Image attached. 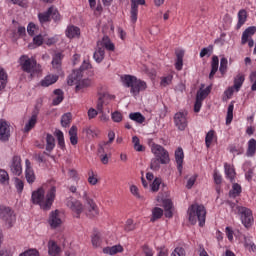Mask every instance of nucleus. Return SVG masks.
Returning a JSON list of instances; mask_svg holds the SVG:
<instances>
[{"mask_svg":"<svg viewBox=\"0 0 256 256\" xmlns=\"http://www.w3.org/2000/svg\"><path fill=\"white\" fill-rule=\"evenodd\" d=\"M55 197H57V188L55 186H51L46 195L45 188L40 187L32 192L31 201L33 205H39L43 211H49L53 207Z\"/></svg>","mask_w":256,"mask_h":256,"instance_id":"obj_1","label":"nucleus"},{"mask_svg":"<svg viewBox=\"0 0 256 256\" xmlns=\"http://www.w3.org/2000/svg\"><path fill=\"white\" fill-rule=\"evenodd\" d=\"M123 87L130 89L132 97H137L141 91L147 89V82L136 76L125 74L120 77Z\"/></svg>","mask_w":256,"mask_h":256,"instance_id":"obj_2","label":"nucleus"},{"mask_svg":"<svg viewBox=\"0 0 256 256\" xmlns=\"http://www.w3.org/2000/svg\"><path fill=\"white\" fill-rule=\"evenodd\" d=\"M188 221L191 225H196L197 221L199 227H205V219L207 218V210L205 206L199 204H192L188 208Z\"/></svg>","mask_w":256,"mask_h":256,"instance_id":"obj_3","label":"nucleus"},{"mask_svg":"<svg viewBox=\"0 0 256 256\" xmlns=\"http://www.w3.org/2000/svg\"><path fill=\"white\" fill-rule=\"evenodd\" d=\"M19 65L22 69V71H24V73H37L38 69V65H37V60H35V58H30L27 55H22L19 58Z\"/></svg>","mask_w":256,"mask_h":256,"instance_id":"obj_4","label":"nucleus"},{"mask_svg":"<svg viewBox=\"0 0 256 256\" xmlns=\"http://www.w3.org/2000/svg\"><path fill=\"white\" fill-rule=\"evenodd\" d=\"M0 219L5 223L7 229H11L15 225V221H17L15 212L6 206H0Z\"/></svg>","mask_w":256,"mask_h":256,"instance_id":"obj_5","label":"nucleus"},{"mask_svg":"<svg viewBox=\"0 0 256 256\" xmlns=\"http://www.w3.org/2000/svg\"><path fill=\"white\" fill-rule=\"evenodd\" d=\"M65 203H66V207H68V209L72 211L76 219H79V217H81V213L85 211V206L83 205V203L74 197L66 198Z\"/></svg>","mask_w":256,"mask_h":256,"instance_id":"obj_6","label":"nucleus"},{"mask_svg":"<svg viewBox=\"0 0 256 256\" xmlns=\"http://www.w3.org/2000/svg\"><path fill=\"white\" fill-rule=\"evenodd\" d=\"M88 69H91V63L84 60L80 68L78 70H74L68 77V85L73 86L75 85V81H81V79H83V75H85V71H88Z\"/></svg>","mask_w":256,"mask_h":256,"instance_id":"obj_7","label":"nucleus"},{"mask_svg":"<svg viewBox=\"0 0 256 256\" xmlns=\"http://www.w3.org/2000/svg\"><path fill=\"white\" fill-rule=\"evenodd\" d=\"M82 199L88 205L87 216L90 218L98 217L99 207H97V204L95 203V201L89 197V195L87 194V190L85 189V186H83Z\"/></svg>","mask_w":256,"mask_h":256,"instance_id":"obj_8","label":"nucleus"},{"mask_svg":"<svg viewBox=\"0 0 256 256\" xmlns=\"http://www.w3.org/2000/svg\"><path fill=\"white\" fill-rule=\"evenodd\" d=\"M151 151L156 159L161 161L162 165H167L170 161L169 152L159 144H152Z\"/></svg>","mask_w":256,"mask_h":256,"instance_id":"obj_9","label":"nucleus"},{"mask_svg":"<svg viewBox=\"0 0 256 256\" xmlns=\"http://www.w3.org/2000/svg\"><path fill=\"white\" fill-rule=\"evenodd\" d=\"M237 210L240 215L242 225H244V227L246 228L251 227V225H253V212L251 211V209L243 206H238Z\"/></svg>","mask_w":256,"mask_h":256,"instance_id":"obj_10","label":"nucleus"},{"mask_svg":"<svg viewBox=\"0 0 256 256\" xmlns=\"http://www.w3.org/2000/svg\"><path fill=\"white\" fill-rule=\"evenodd\" d=\"M174 124L179 131H185L187 129V111H180L174 115Z\"/></svg>","mask_w":256,"mask_h":256,"instance_id":"obj_11","label":"nucleus"},{"mask_svg":"<svg viewBox=\"0 0 256 256\" xmlns=\"http://www.w3.org/2000/svg\"><path fill=\"white\" fill-rule=\"evenodd\" d=\"M11 139V124L6 120L0 119V141L7 143Z\"/></svg>","mask_w":256,"mask_h":256,"instance_id":"obj_12","label":"nucleus"},{"mask_svg":"<svg viewBox=\"0 0 256 256\" xmlns=\"http://www.w3.org/2000/svg\"><path fill=\"white\" fill-rule=\"evenodd\" d=\"M10 171L16 177L21 176L23 173V166L21 165V156H13L10 162Z\"/></svg>","mask_w":256,"mask_h":256,"instance_id":"obj_13","label":"nucleus"},{"mask_svg":"<svg viewBox=\"0 0 256 256\" xmlns=\"http://www.w3.org/2000/svg\"><path fill=\"white\" fill-rule=\"evenodd\" d=\"M25 167V179L29 185H33L37 177L35 176V171L33 170L29 159L25 160Z\"/></svg>","mask_w":256,"mask_h":256,"instance_id":"obj_14","label":"nucleus"},{"mask_svg":"<svg viewBox=\"0 0 256 256\" xmlns=\"http://www.w3.org/2000/svg\"><path fill=\"white\" fill-rule=\"evenodd\" d=\"M63 220L61 219V211L55 210L50 213L49 225L52 229H57L61 227Z\"/></svg>","mask_w":256,"mask_h":256,"instance_id":"obj_15","label":"nucleus"},{"mask_svg":"<svg viewBox=\"0 0 256 256\" xmlns=\"http://www.w3.org/2000/svg\"><path fill=\"white\" fill-rule=\"evenodd\" d=\"M139 5H145V0H131L130 19L132 23H137Z\"/></svg>","mask_w":256,"mask_h":256,"instance_id":"obj_16","label":"nucleus"},{"mask_svg":"<svg viewBox=\"0 0 256 256\" xmlns=\"http://www.w3.org/2000/svg\"><path fill=\"white\" fill-rule=\"evenodd\" d=\"M63 57L64 55L61 52L55 53L52 57V69H54V71H56L58 74H61L62 71Z\"/></svg>","mask_w":256,"mask_h":256,"instance_id":"obj_17","label":"nucleus"},{"mask_svg":"<svg viewBox=\"0 0 256 256\" xmlns=\"http://www.w3.org/2000/svg\"><path fill=\"white\" fill-rule=\"evenodd\" d=\"M183 159H185V153L183 152V148L178 147L175 151V160L180 175H182L183 173Z\"/></svg>","mask_w":256,"mask_h":256,"instance_id":"obj_18","label":"nucleus"},{"mask_svg":"<svg viewBox=\"0 0 256 256\" xmlns=\"http://www.w3.org/2000/svg\"><path fill=\"white\" fill-rule=\"evenodd\" d=\"M97 47H102V49H106L107 51H115V44L111 42L109 36H103V38L97 42Z\"/></svg>","mask_w":256,"mask_h":256,"instance_id":"obj_19","label":"nucleus"},{"mask_svg":"<svg viewBox=\"0 0 256 256\" xmlns=\"http://www.w3.org/2000/svg\"><path fill=\"white\" fill-rule=\"evenodd\" d=\"M204 87H205V84H202L200 90L196 94V99H200V101L207 99V96L209 95V93H211V89H213L212 84L206 87V89H203Z\"/></svg>","mask_w":256,"mask_h":256,"instance_id":"obj_20","label":"nucleus"},{"mask_svg":"<svg viewBox=\"0 0 256 256\" xmlns=\"http://www.w3.org/2000/svg\"><path fill=\"white\" fill-rule=\"evenodd\" d=\"M48 253L51 256H59L61 253V247L57 245V242L50 240L48 242Z\"/></svg>","mask_w":256,"mask_h":256,"instance_id":"obj_21","label":"nucleus"},{"mask_svg":"<svg viewBox=\"0 0 256 256\" xmlns=\"http://www.w3.org/2000/svg\"><path fill=\"white\" fill-rule=\"evenodd\" d=\"M79 35H81V29H79V27L74 25L67 27L66 37H68V39H75V37H79Z\"/></svg>","mask_w":256,"mask_h":256,"instance_id":"obj_22","label":"nucleus"},{"mask_svg":"<svg viewBox=\"0 0 256 256\" xmlns=\"http://www.w3.org/2000/svg\"><path fill=\"white\" fill-rule=\"evenodd\" d=\"M53 93H54V97L52 100V105L56 107L57 105H60V103H63L65 96H64L63 90L61 89H56L53 91Z\"/></svg>","mask_w":256,"mask_h":256,"instance_id":"obj_23","label":"nucleus"},{"mask_svg":"<svg viewBox=\"0 0 256 256\" xmlns=\"http://www.w3.org/2000/svg\"><path fill=\"white\" fill-rule=\"evenodd\" d=\"M59 81V76L57 75H47L42 81L41 86L42 87H49L50 85H53Z\"/></svg>","mask_w":256,"mask_h":256,"instance_id":"obj_24","label":"nucleus"},{"mask_svg":"<svg viewBox=\"0 0 256 256\" xmlns=\"http://www.w3.org/2000/svg\"><path fill=\"white\" fill-rule=\"evenodd\" d=\"M183 57H185V51L177 50L175 62V68L177 69V71H181V69H183Z\"/></svg>","mask_w":256,"mask_h":256,"instance_id":"obj_25","label":"nucleus"},{"mask_svg":"<svg viewBox=\"0 0 256 256\" xmlns=\"http://www.w3.org/2000/svg\"><path fill=\"white\" fill-rule=\"evenodd\" d=\"M217 71H219V57L213 56L211 61V71L209 74V79H213Z\"/></svg>","mask_w":256,"mask_h":256,"instance_id":"obj_26","label":"nucleus"},{"mask_svg":"<svg viewBox=\"0 0 256 256\" xmlns=\"http://www.w3.org/2000/svg\"><path fill=\"white\" fill-rule=\"evenodd\" d=\"M224 169H225V175L227 177V179H229L231 181V183H233V181H235V168H233V166H231V164H224Z\"/></svg>","mask_w":256,"mask_h":256,"instance_id":"obj_27","label":"nucleus"},{"mask_svg":"<svg viewBox=\"0 0 256 256\" xmlns=\"http://www.w3.org/2000/svg\"><path fill=\"white\" fill-rule=\"evenodd\" d=\"M93 59L96 63H102L103 59H105V48L98 47L93 54Z\"/></svg>","mask_w":256,"mask_h":256,"instance_id":"obj_28","label":"nucleus"},{"mask_svg":"<svg viewBox=\"0 0 256 256\" xmlns=\"http://www.w3.org/2000/svg\"><path fill=\"white\" fill-rule=\"evenodd\" d=\"M247 22V10L242 9L238 12V23H237V29H241L243 25Z\"/></svg>","mask_w":256,"mask_h":256,"instance_id":"obj_29","label":"nucleus"},{"mask_svg":"<svg viewBox=\"0 0 256 256\" xmlns=\"http://www.w3.org/2000/svg\"><path fill=\"white\" fill-rule=\"evenodd\" d=\"M123 251V246L115 245L112 247H106L103 249V253L106 255H117V253H121Z\"/></svg>","mask_w":256,"mask_h":256,"instance_id":"obj_30","label":"nucleus"},{"mask_svg":"<svg viewBox=\"0 0 256 256\" xmlns=\"http://www.w3.org/2000/svg\"><path fill=\"white\" fill-rule=\"evenodd\" d=\"M243 83H245V75L243 74H238L234 78V85L233 87L235 88V91L238 93V91L241 90V87H243Z\"/></svg>","mask_w":256,"mask_h":256,"instance_id":"obj_31","label":"nucleus"},{"mask_svg":"<svg viewBox=\"0 0 256 256\" xmlns=\"http://www.w3.org/2000/svg\"><path fill=\"white\" fill-rule=\"evenodd\" d=\"M255 153H256V140H255V138H251L248 141V148H247V151H246V155L248 157H254Z\"/></svg>","mask_w":256,"mask_h":256,"instance_id":"obj_32","label":"nucleus"},{"mask_svg":"<svg viewBox=\"0 0 256 256\" xmlns=\"http://www.w3.org/2000/svg\"><path fill=\"white\" fill-rule=\"evenodd\" d=\"M35 125H37V114H32L31 118L25 124L24 132L29 133V131H31Z\"/></svg>","mask_w":256,"mask_h":256,"instance_id":"obj_33","label":"nucleus"},{"mask_svg":"<svg viewBox=\"0 0 256 256\" xmlns=\"http://www.w3.org/2000/svg\"><path fill=\"white\" fill-rule=\"evenodd\" d=\"M69 137L71 145H77V143H79V137H77V126H72L70 128Z\"/></svg>","mask_w":256,"mask_h":256,"instance_id":"obj_34","label":"nucleus"},{"mask_svg":"<svg viewBox=\"0 0 256 256\" xmlns=\"http://www.w3.org/2000/svg\"><path fill=\"white\" fill-rule=\"evenodd\" d=\"M53 149H55V137H53V135L51 134H47L46 135V151H48V153H51Z\"/></svg>","mask_w":256,"mask_h":256,"instance_id":"obj_35","label":"nucleus"},{"mask_svg":"<svg viewBox=\"0 0 256 256\" xmlns=\"http://www.w3.org/2000/svg\"><path fill=\"white\" fill-rule=\"evenodd\" d=\"M129 119L135 121L136 123H145V116L141 112H134L129 114Z\"/></svg>","mask_w":256,"mask_h":256,"instance_id":"obj_36","label":"nucleus"},{"mask_svg":"<svg viewBox=\"0 0 256 256\" xmlns=\"http://www.w3.org/2000/svg\"><path fill=\"white\" fill-rule=\"evenodd\" d=\"M163 217V209L159 208V207H155L152 210V217L150 219V221L152 223H155V221H157V219H161Z\"/></svg>","mask_w":256,"mask_h":256,"instance_id":"obj_37","label":"nucleus"},{"mask_svg":"<svg viewBox=\"0 0 256 256\" xmlns=\"http://www.w3.org/2000/svg\"><path fill=\"white\" fill-rule=\"evenodd\" d=\"M244 247L249 249V251H256L255 243H253V237L244 236Z\"/></svg>","mask_w":256,"mask_h":256,"instance_id":"obj_38","label":"nucleus"},{"mask_svg":"<svg viewBox=\"0 0 256 256\" xmlns=\"http://www.w3.org/2000/svg\"><path fill=\"white\" fill-rule=\"evenodd\" d=\"M55 136L58 141V146L60 147V149H65V136L63 135V131L56 130Z\"/></svg>","mask_w":256,"mask_h":256,"instance_id":"obj_39","label":"nucleus"},{"mask_svg":"<svg viewBox=\"0 0 256 256\" xmlns=\"http://www.w3.org/2000/svg\"><path fill=\"white\" fill-rule=\"evenodd\" d=\"M48 12L55 23H57V21H61V14H59V10H57L55 7L51 6L48 8Z\"/></svg>","mask_w":256,"mask_h":256,"instance_id":"obj_40","label":"nucleus"},{"mask_svg":"<svg viewBox=\"0 0 256 256\" xmlns=\"http://www.w3.org/2000/svg\"><path fill=\"white\" fill-rule=\"evenodd\" d=\"M161 183H163V180L156 177L150 184V191H152V193H157V191H159V187H161Z\"/></svg>","mask_w":256,"mask_h":256,"instance_id":"obj_41","label":"nucleus"},{"mask_svg":"<svg viewBox=\"0 0 256 256\" xmlns=\"http://www.w3.org/2000/svg\"><path fill=\"white\" fill-rule=\"evenodd\" d=\"M71 119H73V115L69 112L62 115L61 117L62 127H69V125H71Z\"/></svg>","mask_w":256,"mask_h":256,"instance_id":"obj_42","label":"nucleus"},{"mask_svg":"<svg viewBox=\"0 0 256 256\" xmlns=\"http://www.w3.org/2000/svg\"><path fill=\"white\" fill-rule=\"evenodd\" d=\"M38 19H39V22L41 23V25H43V23H49V21H51L49 9L46 12L39 13Z\"/></svg>","mask_w":256,"mask_h":256,"instance_id":"obj_43","label":"nucleus"},{"mask_svg":"<svg viewBox=\"0 0 256 256\" xmlns=\"http://www.w3.org/2000/svg\"><path fill=\"white\" fill-rule=\"evenodd\" d=\"M230 197H239L241 195V185L238 183L233 184L232 190L229 192Z\"/></svg>","mask_w":256,"mask_h":256,"instance_id":"obj_44","label":"nucleus"},{"mask_svg":"<svg viewBox=\"0 0 256 256\" xmlns=\"http://www.w3.org/2000/svg\"><path fill=\"white\" fill-rule=\"evenodd\" d=\"M233 109H235V105L231 102L227 110L226 125H230L231 121H233Z\"/></svg>","mask_w":256,"mask_h":256,"instance_id":"obj_45","label":"nucleus"},{"mask_svg":"<svg viewBox=\"0 0 256 256\" xmlns=\"http://www.w3.org/2000/svg\"><path fill=\"white\" fill-rule=\"evenodd\" d=\"M132 143L134 145L135 151H138V152L145 151V147H143V145H141L139 137L133 136L132 137Z\"/></svg>","mask_w":256,"mask_h":256,"instance_id":"obj_46","label":"nucleus"},{"mask_svg":"<svg viewBox=\"0 0 256 256\" xmlns=\"http://www.w3.org/2000/svg\"><path fill=\"white\" fill-rule=\"evenodd\" d=\"M161 160L159 158H152L150 162V169L152 171H159L161 169Z\"/></svg>","mask_w":256,"mask_h":256,"instance_id":"obj_47","label":"nucleus"},{"mask_svg":"<svg viewBox=\"0 0 256 256\" xmlns=\"http://www.w3.org/2000/svg\"><path fill=\"white\" fill-rule=\"evenodd\" d=\"M229 64V61L227 60V58L222 57L220 60V67H219V71L221 73V75H225V73H227V65Z\"/></svg>","mask_w":256,"mask_h":256,"instance_id":"obj_48","label":"nucleus"},{"mask_svg":"<svg viewBox=\"0 0 256 256\" xmlns=\"http://www.w3.org/2000/svg\"><path fill=\"white\" fill-rule=\"evenodd\" d=\"M215 137V130H210L205 137L206 147L209 149L213 143V138Z\"/></svg>","mask_w":256,"mask_h":256,"instance_id":"obj_49","label":"nucleus"},{"mask_svg":"<svg viewBox=\"0 0 256 256\" xmlns=\"http://www.w3.org/2000/svg\"><path fill=\"white\" fill-rule=\"evenodd\" d=\"M14 185L17 190V193H23V189L25 187V182H23V180L19 178L14 179Z\"/></svg>","mask_w":256,"mask_h":256,"instance_id":"obj_50","label":"nucleus"},{"mask_svg":"<svg viewBox=\"0 0 256 256\" xmlns=\"http://www.w3.org/2000/svg\"><path fill=\"white\" fill-rule=\"evenodd\" d=\"M88 183L90 185H97V183H99V179H97V175H95V172H93V170H90L88 172Z\"/></svg>","mask_w":256,"mask_h":256,"instance_id":"obj_51","label":"nucleus"},{"mask_svg":"<svg viewBox=\"0 0 256 256\" xmlns=\"http://www.w3.org/2000/svg\"><path fill=\"white\" fill-rule=\"evenodd\" d=\"M76 84V91H81V89H83V87H89V85H91V81L90 80H79V81H74V84Z\"/></svg>","mask_w":256,"mask_h":256,"instance_id":"obj_52","label":"nucleus"},{"mask_svg":"<svg viewBox=\"0 0 256 256\" xmlns=\"http://www.w3.org/2000/svg\"><path fill=\"white\" fill-rule=\"evenodd\" d=\"M172 82H173V76L168 75L161 79L160 85H161V87H167V86L171 85Z\"/></svg>","mask_w":256,"mask_h":256,"instance_id":"obj_53","label":"nucleus"},{"mask_svg":"<svg viewBox=\"0 0 256 256\" xmlns=\"http://www.w3.org/2000/svg\"><path fill=\"white\" fill-rule=\"evenodd\" d=\"M124 230L129 233V231H135V223L133 222L132 219H128L126 221V224L124 226Z\"/></svg>","mask_w":256,"mask_h":256,"instance_id":"obj_54","label":"nucleus"},{"mask_svg":"<svg viewBox=\"0 0 256 256\" xmlns=\"http://www.w3.org/2000/svg\"><path fill=\"white\" fill-rule=\"evenodd\" d=\"M101 243V234L99 232H96L93 236H92V245L94 247H99Z\"/></svg>","mask_w":256,"mask_h":256,"instance_id":"obj_55","label":"nucleus"},{"mask_svg":"<svg viewBox=\"0 0 256 256\" xmlns=\"http://www.w3.org/2000/svg\"><path fill=\"white\" fill-rule=\"evenodd\" d=\"M112 121H114V123H121L123 121V114L119 111H115L112 113Z\"/></svg>","mask_w":256,"mask_h":256,"instance_id":"obj_56","label":"nucleus"},{"mask_svg":"<svg viewBox=\"0 0 256 256\" xmlns=\"http://www.w3.org/2000/svg\"><path fill=\"white\" fill-rule=\"evenodd\" d=\"M0 183H9V174L5 170H0Z\"/></svg>","mask_w":256,"mask_h":256,"instance_id":"obj_57","label":"nucleus"},{"mask_svg":"<svg viewBox=\"0 0 256 256\" xmlns=\"http://www.w3.org/2000/svg\"><path fill=\"white\" fill-rule=\"evenodd\" d=\"M185 248L183 247H176L170 256H185Z\"/></svg>","mask_w":256,"mask_h":256,"instance_id":"obj_58","label":"nucleus"},{"mask_svg":"<svg viewBox=\"0 0 256 256\" xmlns=\"http://www.w3.org/2000/svg\"><path fill=\"white\" fill-rule=\"evenodd\" d=\"M43 41H44V38H43V35H41V34L36 35L33 38V43H34V45H36V47H41V45H43Z\"/></svg>","mask_w":256,"mask_h":256,"instance_id":"obj_59","label":"nucleus"},{"mask_svg":"<svg viewBox=\"0 0 256 256\" xmlns=\"http://www.w3.org/2000/svg\"><path fill=\"white\" fill-rule=\"evenodd\" d=\"M107 145H109V144H107V143H105V142H101V143L98 145V150H97L98 157H100L101 155L107 154V153L105 152V147H107Z\"/></svg>","mask_w":256,"mask_h":256,"instance_id":"obj_60","label":"nucleus"},{"mask_svg":"<svg viewBox=\"0 0 256 256\" xmlns=\"http://www.w3.org/2000/svg\"><path fill=\"white\" fill-rule=\"evenodd\" d=\"M35 31H37V26L33 23H29L27 26L28 35L33 37V35H35Z\"/></svg>","mask_w":256,"mask_h":256,"instance_id":"obj_61","label":"nucleus"},{"mask_svg":"<svg viewBox=\"0 0 256 256\" xmlns=\"http://www.w3.org/2000/svg\"><path fill=\"white\" fill-rule=\"evenodd\" d=\"M203 105V100H200L199 98H196L195 104H194V112L199 113L201 111V107Z\"/></svg>","mask_w":256,"mask_h":256,"instance_id":"obj_62","label":"nucleus"},{"mask_svg":"<svg viewBox=\"0 0 256 256\" xmlns=\"http://www.w3.org/2000/svg\"><path fill=\"white\" fill-rule=\"evenodd\" d=\"M196 181H197V177H195V176L190 177V178L188 179V181H187L186 187H187L188 189H192L193 186L195 185V182H196Z\"/></svg>","mask_w":256,"mask_h":256,"instance_id":"obj_63","label":"nucleus"},{"mask_svg":"<svg viewBox=\"0 0 256 256\" xmlns=\"http://www.w3.org/2000/svg\"><path fill=\"white\" fill-rule=\"evenodd\" d=\"M104 101H103V98H99L98 99V102H97V105H96V109L99 113H103V105H104Z\"/></svg>","mask_w":256,"mask_h":256,"instance_id":"obj_64","label":"nucleus"}]
</instances>
